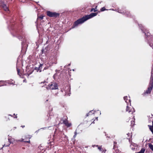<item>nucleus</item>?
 <instances>
[{"label":"nucleus","mask_w":153,"mask_h":153,"mask_svg":"<svg viewBox=\"0 0 153 153\" xmlns=\"http://www.w3.org/2000/svg\"><path fill=\"white\" fill-rule=\"evenodd\" d=\"M153 88V73L152 71L151 76V80L150 82L148 88V89L146 90L145 93L149 94L150 93L151 90Z\"/></svg>","instance_id":"1"},{"label":"nucleus","mask_w":153,"mask_h":153,"mask_svg":"<svg viewBox=\"0 0 153 153\" xmlns=\"http://www.w3.org/2000/svg\"><path fill=\"white\" fill-rule=\"evenodd\" d=\"M46 15L50 17H53L55 18H58L59 16V13L56 12H52L49 11H47Z\"/></svg>","instance_id":"2"},{"label":"nucleus","mask_w":153,"mask_h":153,"mask_svg":"<svg viewBox=\"0 0 153 153\" xmlns=\"http://www.w3.org/2000/svg\"><path fill=\"white\" fill-rule=\"evenodd\" d=\"M9 137H8V140L10 143H8V144L6 145V146H8L10 143H13L15 142H17L19 141H20V142H23L24 141V139L23 138H21L20 140H15L13 138L12 139V137L11 136H9V135L8 136Z\"/></svg>","instance_id":"3"},{"label":"nucleus","mask_w":153,"mask_h":153,"mask_svg":"<svg viewBox=\"0 0 153 153\" xmlns=\"http://www.w3.org/2000/svg\"><path fill=\"white\" fill-rule=\"evenodd\" d=\"M97 14V13H92L90 15H85L83 16L82 18L79 19H89L96 16Z\"/></svg>","instance_id":"4"},{"label":"nucleus","mask_w":153,"mask_h":153,"mask_svg":"<svg viewBox=\"0 0 153 153\" xmlns=\"http://www.w3.org/2000/svg\"><path fill=\"white\" fill-rule=\"evenodd\" d=\"M47 89L51 90L57 89H58L57 85L56 83H53L49 85L48 87H46Z\"/></svg>","instance_id":"5"},{"label":"nucleus","mask_w":153,"mask_h":153,"mask_svg":"<svg viewBox=\"0 0 153 153\" xmlns=\"http://www.w3.org/2000/svg\"><path fill=\"white\" fill-rule=\"evenodd\" d=\"M139 26L140 27L142 31L145 34L147 37L149 36L150 33L148 32V30L145 27L143 26L141 24H140Z\"/></svg>","instance_id":"6"},{"label":"nucleus","mask_w":153,"mask_h":153,"mask_svg":"<svg viewBox=\"0 0 153 153\" xmlns=\"http://www.w3.org/2000/svg\"><path fill=\"white\" fill-rule=\"evenodd\" d=\"M126 111L128 112V113L131 114H133L134 112V109L129 104H127L126 108Z\"/></svg>","instance_id":"7"},{"label":"nucleus","mask_w":153,"mask_h":153,"mask_svg":"<svg viewBox=\"0 0 153 153\" xmlns=\"http://www.w3.org/2000/svg\"><path fill=\"white\" fill-rule=\"evenodd\" d=\"M87 20H77L74 22V23L73 26V28H75L79 25L83 23Z\"/></svg>","instance_id":"8"},{"label":"nucleus","mask_w":153,"mask_h":153,"mask_svg":"<svg viewBox=\"0 0 153 153\" xmlns=\"http://www.w3.org/2000/svg\"><path fill=\"white\" fill-rule=\"evenodd\" d=\"M124 99L127 104H129V105H130L131 101L129 97L127 96H125L124 97Z\"/></svg>","instance_id":"9"},{"label":"nucleus","mask_w":153,"mask_h":153,"mask_svg":"<svg viewBox=\"0 0 153 153\" xmlns=\"http://www.w3.org/2000/svg\"><path fill=\"white\" fill-rule=\"evenodd\" d=\"M1 6L4 10L5 11H7L9 10L8 7L4 3H1Z\"/></svg>","instance_id":"10"},{"label":"nucleus","mask_w":153,"mask_h":153,"mask_svg":"<svg viewBox=\"0 0 153 153\" xmlns=\"http://www.w3.org/2000/svg\"><path fill=\"white\" fill-rule=\"evenodd\" d=\"M123 14L128 17H130L131 16L130 11L128 10H125Z\"/></svg>","instance_id":"11"},{"label":"nucleus","mask_w":153,"mask_h":153,"mask_svg":"<svg viewBox=\"0 0 153 153\" xmlns=\"http://www.w3.org/2000/svg\"><path fill=\"white\" fill-rule=\"evenodd\" d=\"M63 123L67 126L68 127L70 126L71 124V123H68V121L66 120H64L63 121Z\"/></svg>","instance_id":"12"},{"label":"nucleus","mask_w":153,"mask_h":153,"mask_svg":"<svg viewBox=\"0 0 153 153\" xmlns=\"http://www.w3.org/2000/svg\"><path fill=\"white\" fill-rule=\"evenodd\" d=\"M45 16H43V15H39L38 14H37V19H42L43 18V17Z\"/></svg>","instance_id":"13"},{"label":"nucleus","mask_w":153,"mask_h":153,"mask_svg":"<svg viewBox=\"0 0 153 153\" xmlns=\"http://www.w3.org/2000/svg\"><path fill=\"white\" fill-rule=\"evenodd\" d=\"M124 8H123L122 9H117L118 12L120 13L123 14V13H124Z\"/></svg>","instance_id":"14"},{"label":"nucleus","mask_w":153,"mask_h":153,"mask_svg":"<svg viewBox=\"0 0 153 153\" xmlns=\"http://www.w3.org/2000/svg\"><path fill=\"white\" fill-rule=\"evenodd\" d=\"M95 111L93 110H92L90 111L88 114H87V116L91 115L92 114H94Z\"/></svg>","instance_id":"15"},{"label":"nucleus","mask_w":153,"mask_h":153,"mask_svg":"<svg viewBox=\"0 0 153 153\" xmlns=\"http://www.w3.org/2000/svg\"><path fill=\"white\" fill-rule=\"evenodd\" d=\"M42 66V64H40V66L39 67V68H35V69L36 70H37V71H38V70H39V72H40L41 71V70H40L41 69V67Z\"/></svg>","instance_id":"16"},{"label":"nucleus","mask_w":153,"mask_h":153,"mask_svg":"<svg viewBox=\"0 0 153 153\" xmlns=\"http://www.w3.org/2000/svg\"><path fill=\"white\" fill-rule=\"evenodd\" d=\"M97 6H96L95 8H92L91 10V12H92L94 11V12H95L97 11Z\"/></svg>","instance_id":"17"},{"label":"nucleus","mask_w":153,"mask_h":153,"mask_svg":"<svg viewBox=\"0 0 153 153\" xmlns=\"http://www.w3.org/2000/svg\"><path fill=\"white\" fill-rule=\"evenodd\" d=\"M145 151V149L144 148H142L141 149L140 152H137L136 153H144Z\"/></svg>","instance_id":"18"},{"label":"nucleus","mask_w":153,"mask_h":153,"mask_svg":"<svg viewBox=\"0 0 153 153\" xmlns=\"http://www.w3.org/2000/svg\"><path fill=\"white\" fill-rule=\"evenodd\" d=\"M137 146V144H134H134H131V145L130 146V147H131V148L132 149V150H134V149H135V148H132V146Z\"/></svg>","instance_id":"19"},{"label":"nucleus","mask_w":153,"mask_h":153,"mask_svg":"<svg viewBox=\"0 0 153 153\" xmlns=\"http://www.w3.org/2000/svg\"><path fill=\"white\" fill-rule=\"evenodd\" d=\"M149 146L150 148L153 151V145L151 144H149Z\"/></svg>","instance_id":"20"},{"label":"nucleus","mask_w":153,"mask_h":153,"mask_svg":"<svg viewBox=\"0 0 153 153\" xmlns=\"http://www.w3.org/2000/svg\"><path fill=\"white\" fill-rule=\"evenodd\" d=\"M33 72V70H30V71L29 72V71H28L27 73V75L29 76L30 74H31Z\"/></svg>","instance_id":"21"},{"label":"nucleus","mask_w":153,"mask_h":153,"mask_svg":"<svg viewBox=\"0 0 153 153\" xmlns=\"http://www.w3.org/2000/svg\"><path fill=\"white\" fill-rule=\"evenodd\" d=\"M106 9L105 8V7H102L101 9H100V11H104L105 10H106Z\"/></svg>","instance_id":"22"},{"label":"nucleus","mask_w":153,"mask_h":153,"mask_svg":"<svg viewBox=\"0 0 153 153\" xmlns=\"http://www.w3.org/2000/svg\"><path fill=\"white\" fill-rule=\"evenodd\" d=\"M17 73H18V74L19 76H20L21 73H20L19 70V69H18L17 68Z\"/></svg>","instance_id":"23"},{"label":"nucleus","mask_w":153,"mask_h":153,"mask_svg":"<svg viewBox=\"0 0 153 153\" xmlns=\"http://www.w3.org/2000/svg\"><path fill=\"white\" fill-rule=\"evenodd\" d=\"M150 129L151 131L152 132V133L153 134V127L152 126V127H150Z\"/></svg>","instance_id":"24"},{"label":"nucleus","mask_w":153,"mask_h":153,"mask_svg":"<svg viewBox=\"0 0 153 153\" xmlns=\"http://www.w3.org/2000/svg\"><path fill=\"white\" fill-rule=\"evenodd\" d=\"M98 149L101 151H102L103 149H102V148L100 147H98Z\"/></svg>","instance_id":"25"},{"label":"nucleus","mask_w":153,"mask_h":153,"mask_svg":"<svg viewBox=\"0 0 153 153\" xmlns=\"http://www.w3.org/2000/svg\"><path fill=\"white\" fill-rule=\"evenodd\" d=\"M131 126H133L134 125V121H131Z\"/></svg>","instance_id":"26"},{"label":"nucleus","mask_w":153,"mask_h":153,"mask_svg":"<svg viewBox=\"0 0 153 153\" xmlns=\"http://www.w3.org/2000/svg\"><path fill=\"white\" fill-rule=\"evenodd\" d=\"M24 142H27V143H30V140H29L28 141H24Z\"/></svg>","instance_id":"27"},{"label":"nucleus","mask_w":153,"mask_h":153,"mask_svg":"<svg viewBox=\"0 0 153 153\" xmlns=\"http://www.w3.org/2000/svg\"><path fill=\"white\" fill-rule=\"evenodd\" d=\"M10 84L12 85H14L13 82L11 83Z\"/></svg>","instance_id":"28"},{"label":"nucleus","mask_w":153,"mask_h":153,"mask_svg":"<svg viewBox=\"0 0 153 153\" xmlns=\"http://www.w3.org/2000/svg\"><path fill=\"white\" fill-rule=\"evenodd\" d=\"M47 83V82H46L45 81V82H42V83Z\"/></svg>","instance_id":"29"},{"label":"nucleus","mask_w":153,"mask_h":153,"mask_svg":"<svg viewBox=\"0 0 153 153\" xmlns=\"http://www.w3.org/2000/svg\"><path fill=\"white\" fill-rule=\"evenodd\" d=\"M97 111H98L100 113V115L101 113V112H100V111L99 110H98Z\"/></svg>","instance_id":"30"},{"label":"nucleus","mask_w":153,"mask_h":153,"mask_svg":"<svg viewBox=\"0 0 153 153\" xmlns=\"http://www.w3.org/2000/svg\"><path fill=\"white\" fill-rule=\"evenodd\" d=\"M16 128V127H14L13 128V129L15 130Z\"/></svg>","instance_id":"31"},{"label":"nucleus","mask_w":153,"mask_h":153,"mask_svg":"<svg viewBox=\"0 0 153 153\" xmlns=\"http://www.w3.org/2000/svg\"><path fill=\"white\" fill-rule=\"evenodd\" d=\"M68 88L69 89V91H70V88H69L68 87Z\"/></svg>","instance_id":"32"},{"label":"nucleus","mask_w":153,"mask_h":153,"mask_svg":"<svg viewBox=\"0 0 153 153\" xmlns=\"http://www.w3.org/2000/svg\"><path fill=\"white\" fill-rule=\"evenodd\" d=\"M17 116H16L15 117V118H17Z\"/></svg>","instance_id":"33"},{"label":"nucleus","mask_w":153,"mask_h":153,"mask_svg":"<svg viewBox=\"0 0 153 153\" xmlns=\"http://www.w3.org/2000/svg\"><path fill=\"white\" fill-rule=\"evenodd\" d=\"M25 126H22L21 127H22V128H23Z\"/></svg>","instance_id":"34"},{"label":"nucleus","mask_w":153,"mask_h":153,"mask_svg":"<svg viewBox=\"0 0 153 153\" xmlns=\"http://www.w3.org/2000/svg\"><path fill=\"white\" fill-rule=\"evenodd\" d=\"M97 118H98L97 117L96 118V119L97 120Z\"/></svg>","instance_id":"35"},{"label":"nucleus","mask_w":153,"mask_h":153,"mask_svg":"<svg viewBox=\"0 0 153 153\" xmlns=\"http://www.w3.org/2000/svg\"><path fill=\"white\" fill-rule=\"evenodd\" d=\"M114 144H116V142H114Z\"/></svg>","instance_id":"36"},{"label":"nucleus","mask_w":153,"mask_h":153,"mask_svg":"<svg viewBox=\"0 0 153 153\" xmlns=\"http://www.w3.org/2000/svg\"><path fill=\"white\" fill-rule=\"evenodd\" d=\"M76 137V135H74V137Z\"/></svg>","instance_id":"37"},{"label":"nucleus","mask_w":153,"mask_h":153,"mask_svg":"<svg viewBox=\"0 0 153 153\" xmlns=\"http://www.w3.org/2000/svg\"><path fill=\"white\" fill-rule=\"evenodd\" d=\"M96 146H97V147H98V145H97Z\"/></svg>","instance_id":"38"},{"label":"nucleus","mask_w":153,"mask_h":153,"mask_svg":"<svg viewBox=\"0 0 153 153\" xmlns=\"http://www.w3.org/2000/svg\"><path fill=\"white\" fill-rule=\"evenodd\" d=\"M65 93H66V94H67V92H65Z\"/></svg>","instance_id":"39"},{"label":"nucleus","mask_w":153,"mask_h":153,"mask_svg":"<svg viewBox=\"0 0 153 153\" xmlns=\"http://www.w3.org/2000/svg\"><path fill=\"white\" fill-rule=\"evenodd\" d=\"M1 81H0V82H1Z\"/></svg>","instance_id":"40"}]
</instances>
